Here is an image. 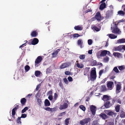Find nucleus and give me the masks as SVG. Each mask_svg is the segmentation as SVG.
<instances>
[{"instance_id": "dca6fc26", "label": "nucleus", "mask_w": 125, "mask_h": 125, "mask_svg": "<svg viewBox=\"0 0 125 125\" xmlns=\"http://www.w3.org/2000/svg\"><path fill=\"white\" fill-rule=\"evenodd\" d=\"M113 12L111 11H108L106 12L105 18L106 19L108 18L109 17L112 15Z\"/></svg>"}, {"instance_id": "69168bd1", "label": "nucleus", "mask_w": 125, "mask_h": 125, "mask_svg": "<svg viewBox=\"0 0 125 125\" xmlns=\"http://www.w3.org/2000/svg\"><path fill=\"white\" fill-rule=\"evenodd\" d=\"M106 78H105L101 82V83H104L105 81H106Z\"/></svg>"}, {"instance_id": "2f4dec72", "label": "nucleus", "mask_w": 125, "mask_h": 125, "mask_svg": "<svg viewBox=\"0 0 125 125\" xmlns=\"http://www.w3.org/2000/svg\"><path fill=\"white\" fill-rule=\"evenodd\" d=\"M38 35V33L36 31H32L31 34V35L33 37H36Z\"/></svg>"}, {"instance_id": "0eeeda50", "label": "nucleus", "mask_w": 125, "mask_h": 125, "mask_svg": "<svg viewBox=\"0 0 125 125\" xmlns=\"http://www.w3.org/2000/svg\"><path fill=\"white\" fill-rule=\"evenodd\" d=\"M104 112L107 115L112 116H113V115H116L117 114L116 113H114L111 110H106Z\"/></svg>"}, {"instance_id": "2eb2a0df", "label": "nucleus", "mask_w": 125, "mask_h": 125, "mask_svg": "<svg viewBox=\"0 0 125 125\" xmlns=\"http://www.w3.org/2000/svg\"><path fill=\"white\" fill-rule=\"evenodd\" d=\"M99 116L101 117L102 119L105 120L108 118V117L104 113H102L99 115Z\"/></svg>"}, {"instance_id": "de8ad7c7", "label": "nucleus", "mask_w": 125, "mask_h": 125, "mask_svg": "<svg viewBox=\"0 0 125 125\" xmlns=\"http://www.w3.org/2000/svg\"><path fill=\"white\" fill-rule=\"evenodd\" d=\"M28 108H29L27 107H25L23 110H22L21 113H24L28 109Z\"/></svg>"}, {"instance_id": "13d9d810", "label": "nucleus", "mask_w": 125, "mask_h": 125, "mask_svg": "<svg viewBox=\"0 0 125 125\" xmlns=\"http://www.w3.org/2000/svg\"><path fill=\"white\" fill-rule=\"evenodd\" d=\"M120 116L122 117H124L125 116V113L124 112H122L120 113Z\"/></svg>"}, {"instance_id": "37998d69", "label": "nucleus", "mask_w": 125, "mask_h": 125, "mask_svg": "<svg viewBox=\"0 0 125 125\" xmlns=\"http://www.w3.org/2000/svg\"><path fill=\"white\" fill-rule=\"evenodd\" d=\"M30 69V67L28 65H26L25 67V69L26 72L29 71Z\"/></svg>"}, {"instance_id": "49530a36", "label": "nucleus", "mask_w": 125, "mask_h": 125, "mask_svg": "<svg viewBox=\"0 0 125 125\" xmlns=\"http://www.w3.org/2000/svg\"><path fill=\"white\" fill-rule=\"evenodd\" d=\"M58 96L57 94V93H55L54 95V98L53 99V100L54 101H55L56 100Z\"/></svg>"}, {"instance_id": "9d476101", "label": "nucleus", "mask_w": 125, "mask_h": 125, "mask_svg": "<svg viewBox=\"0 0 125 125\" xmlns=\"http://www.w3.org/2000/svg\"><path fill=\"white\" fill-rule=\"evenodd\" d=\"M116 93L117 94L120 92L121 90V86L120 84H117L116 85Z\"/></svg>"}, {"instance_id": "412c9836", "label": "nucleus", "mask_w": 125, "mask_h": 125, "mask_svg": "<svg viewBox=\"0 0 125 125\" xmlns=\"http://www.w3.org/2000/svg\"><path fill=\"white\" fill-rule=\"evenodd\" d=\"M37 102L38 105L41 106L42 103L41 99L37 98Z\"/></svg>"}, {"instance_id": "a19ab883", "label": "nucleus", "mask_w": 125, "mask_h": 125, "mask_svg": "<svg viewBox=\"0 0 125 125\" xmlns=\"http://www.w3.org/2000/svg\"><path fill=\"white\" fill-rule=\"evenodd\" d=\"M70 119V118H66L65 120V125H68L69 123V120Z\"/></svg>"}, {"instance_id": "338daca9", "label": "nucleus", "mask_w": 125, "mask_h": 125, "mask_svg": "<svg viewBox=\"0 0 125 125\" xmlns=\"http://www.w3.org/2000/svg\"><path fill=\"white\" fill-rule=\"evenodd\" d=\"M41 84H39L38 85L36 86V90L37 91H38L39 89L40 86H41Z\"/></svg>"}, {"instance_id": "c756f323", "label": "nucleus", "mask_w": 125, "mask_h": 125, "mask_svg": "<svg viewBox=\"0 0 125 125\" xmlns=\"http://www.w3.org/2000/svg\"><path fill=\"white\" fill-rule=\"evenodd\" d=\"M117 42L118 43H125V39H120L118 40Z\"/></svg>"}, {"instance_id": "e433bc0d", "label": "nucleus", "mask_w": 125, "mask_h": 125, "mask_svg": "<svg viewBox=\"0 0 125 125\" xmlns=\"http://www.w3.org/2000/svg\"><path fill=\"white\" fill-rule=\"evenodd\" d=\"M41 73L40 71H35V76L36 77H38L40 75Z\"/></svg>"}, {"instance_id": "39448f33", "label": "nucleus", "mask_w": 125, "mask_h": 125, "mask_svg": "<svg viewBox=\"0 0 125 125\" xmlns=\"http://www.w3.org/2000/svg\"><path fill=\"white\" fill-rule=\"evenodd\" d=\"M107 86L108 90H112L114 86V82L112 81H109L107 82Z\"/></svg>"}, {"instance_id": "f03ea898", "label": "nucleus", "mask_w": 125, "mask_h": 125, "mask_svg": "<svg viewBox=\"0 0 125 125\" xmlns=\"http://www.w3.org/2000/svg\"><path fill=\"white\" fill-rule=\"evenodd\" d=\"M90 76V79L91 81H94L96 80L97 76L95 69H93L91 71Z\"/></svg>"}, {"instance_id": "f8f14e48", "label": "nucleus", "mask_w": 125, "mask_h": 125, "mask_svg": "<svg viewBox=\"0 0 125 125\" xmlns=\"http://www.w3.org/2000/svg\"><path fill=\"white\" fill-rule=\"evenodd\" d=\"M68 106V104L66 103H64L63 105H60L59 109L60 110L64 109L67 108Z\"/></svg>"}, {"instance_id": "6e6552de", "label": "nucleus", "mask_w": 125, "mask_h": 125, "mask_svg": "<svg viewBox=\"0 0 125 125\" xmlns=\"http://www.w3.org/2000/svg\"><path fill=\"white\" fill-rule=\"evenodd\" d=\"M102 99L104 102L109 101L112 99L110 96H108L107 95H104L102 98Z\"/></svg>"}, {"instance_id": "4d7b16f0", "label": "nucleus", "mask_w": 125, "mask_h": 125, "mask_svg": "<svg viewBox=\"0 0 125 125\" xmlns=\"http://www.w3.org/2000/svg\"><path fill=\"white\" fill-rule=\"evenodd\" d=\"M27 115L26 114H22L21 115V116L20 117L21 118H25L27 117Z\"/></svg>"}, {"instance_id": "20e7f679", "label": "nucleus", "mask_w": 125, "mask_h": 125, "mask_svg": "<svg viewBox=\"0 0 125 125\" xmlns=\"http://www.w3.org/2000/svg\"><path fill=\"white\" fill-rule=\"evenodd\" d=\"M15 107L14 108H13L12 111V117L14 119L16 118V117L15 115L16 114V111L19 109V105L17 104L16 105H15Z\"/></svg>"}, {"instance_id": "0e129e2a", "label": "nucleus", "mask_w": 125, "mask_h": 125, "mask_svg": "<svg viewBox=\"0 0 125 125\" xmlns=\"http://www.w3.org/2000/svg\"><path fill=\"white\" fill-rule=\"evenodd\" d=\"M63 80L64 82L66 84H68V81L66 78H64L63 79Z\"/></svg>"}, {"instance_id": "58836bf2", "label": "nucleus", "mask_w": 125, "mask_h": 125, "mask_svg": "<svg viewBox=\"0 0 125 125\" xmlns=\"http://www.w3.org/2000/svg\"><path fill=\"white\" fill-rule=\"evenodd\" d=\"M109 58L107 56H106L104 57V58L103 59V61L105 62H107L109 61Z\"/></svg>"}, {"instance_id": "052dcab7", "label": "nucleus", "mask_w": 125, "mask_h": 125, "mask_svg": "<svg viewBox=\"0 0 125 125\" xmlns=\"http://www.w3.org/2000/svg\"><path fill=\"white\" fill-rule=\"evenodd\" d=\"M68 79L69 82H71L73 81V79L72 77L70 76H69L68 77Z\"/></svg>"}, {"instance_id": "6e6d98bb", "label": "nucleus", "mask_w": 125, "mask_h": 125, "mask_svg": "<svg viewBox=\"0 0 125 125\" xmlns=\"http://www.w3.org/2000/svg\"><path fill=\"white\" fill-rule=\"evenodd\" d=\"M88 42L89 45H91L92 44L93 42L91 39H89L88 40Z\"/></svg>"}, {"instance_id": "f257e3e1", "label": "nucleus", "mask_w": 125, "mask_h": 125, "mask_svg": "<svg viewBox=\"0 0 125 125\" xmlns=\"http://www.w3.org/2000/svg\"><path fill=\"white\" fill-rule=\"evenodd\" d=\"M117 22H113V26L111 25L112 26L111 27V29L112 30V32L113 33H119V32H121L120 31L119 29L117 27V24L116 23Z\"/></svg>"}, {"instance_id": "4c0bfd02", "label": "nucleus", "mask_w": 125, "mask_h": 125, "mask_svg": "<svg viewBox=\"0 0 125 125\" xmlns=\"http://www.w3.org/2000/svg\"><path fill=\"white\" fill-rule=\"evenodd\" d=\"M76 66L77 67L80 68H82L84 67V65L82 64H80L79 63H77L76 64Z\"/></svg>"}, {"instance_id": "680f3d73", "label": "nucleus", "mask_w": 125, "mask_h": 125, "mask_svg": "<svg viewBox=\"0 0 125 125\" xmlns=\"http://www.w3.org/2000/svg\"><path fill=\"white\" fill-rule=\"evenodd\" d=\"M65 74L66 75H69L71 74V73L69 71H67L65 72Z\"/></svg>"}, {"instance_id": "f3484780", "label": "nucleus", "mask_w": 125, "mask_h": 125, "mask_svg": "<svg viewBox=\"0 0 125 125\" xmlns=\"http://www.w3.org/2000/svg\"><path fill=\"white\" fill-rule=\"evenodd\" d=\"M122 50V45H119L117 47H114L113 49V50L115 51H121Z\"/></svg>"}, {"instance_id": "6ab92c4d", "label": "nucleus", "mask_w": 125, "mask_h": 125, "mask_svg": "<svg viewBox=\"0 0 125 125\" xmlns=\"http://www.w3.org/2000/svg\"><path fill=\"white\" fill-rule=\"evenodd\" d=\"M44 109L46 110L51 112L55 111L56 110V108H51L49 107H48L45 108Z\"/></svg>"}, {"instance_id": "cd10ccee", "label": "nucleus", "mask_w": 125, "mask_h": 125, "mask_svg": "<svg viewBox=\"0 0 125 125\" xmlns=\"http://www.w3.org/2000/svg\"><path fill=\"white\" fill-rule=\"evenodd\" d=\"M113 71H115V73H119V71L117 67L116 66L114 68L113 71L110 73L111 74H112L113 73Z\"/></svg>"}, {"instance_id": "473e14b6", "label": "nucleus", "mask_w": 125, "mask_h": 125, "mask_svg": "<svg viewBox=\"0 0 125 125\" xmlns=\"http://www.w3.org/2000/svg\"><path fill=\"white\" fill-rule=\"evenodd\" d=\"M120 105L118 104L115 107V110L117 112H119Z\"/></svg>"}, {"instance_id": "4be33fe9", "label": "nucleus", "mask_w": 125, "mask_h": 125, "mask_svg": "<svg viewBox=\"0 0 125 125\" xmlns=\"http://www.w3.org/2000/svg\"><path fill=\"white\" fill-rule=\"evenodd\" d=\"M83 42H82V40L81 39H80L78 41V45L80 46L81 48H82L83 47Z\"/></svg>"}, {"instance_id": "e2e57ef3", "label": "nucleus", "mask_w": 125, "mask_h": 125, "mask_svg": "<svg viewBox=\"0 0 125 125\" xmlns=\"http://www.w3.org/2000/svg\"><path fill=\"white\" fill-rule=\"evenodd\" d=\"M48 98L50 100L52 101L53 99V96L52 95H50L49 96Z\"/></svg>"}, {"instance_id": "7ed1b4c3", "label": "nucleus", "mask_w": 125, "mask_h": 125, "mask_svg": "<svg viewBox=\"0 0 125 125\" xmlns=\"http://www.w3.org/2000/svg\"><path fill=\"white\" fill-rule=\"evenodd\" d=\"M115 102V99H113L111 103L109 101H107L104 102V105L106 108H108L112 106Z\"/></svg>"}, {"instance_id": "a18cd8bd", "label": "nucleus", "mask_w": 125, "mask_h": 125, "mask_svg": "<svg viewBox=\"0 0 125 125\" xmlns=\"http://www.w3.org/2000/svg\"><path fill=\"white\" fill-rule=\"evenodd\" d=\"M85 57V55L84 54H82L80 55L79 57L80 59L81 60L84 59Z\"/></svg>"}, {"instance_id": "4468645a", "label": "nucleus", "mask_w": 125, "mask_h": 125, "mask_svg": "<svg viewBox=\"0 0 125 125\" xmlns=\"http://www.w3.org/2000/svg\"><path fill=\"white\" fill-rule=\"evenodd\" d=\"M32 45H35L37 44L39 42L38 39L37 38H34L31 39Z\"/></svg>"}, {"instance_id": "423d86ee", "label": "nucleus", "mask_w": 125, "mask_h": 125, "mask_svg": "<svg viewBox=\"0 0 125 125\" xmlns=\"http://www.w3.org/2000/svg\"><path fill=\"white\" fill-rule=\"evenodd\" d=\"M42 59L41 56H38L36 59L35 61V66L36 67H37L39 65L38 64L42 60Z\"/></svg>"}, {"instance_id": "72a5a7b5", "label": "nucleus", "mask_w": 125, "mask_h": 125, "mask_svg": "<svg viewBox=\"0 0 125 125\" xmlns=\"http://www.w3.org/2000/svg\"><path fill=\"white\" fill-rule=\"evenodd\" d=\"M90 118H86L83 119L85 124L88 123L90 121Z\"/></svg>"}, {"instance_id": "9b49d317", "label": "nucleus", "mask_w": 125, "mask_h": 125, "mask_svg": "<svg viewBox=\"0 0 125 125\" xmlns=\"http://www.w3.org/2000/svg\"><path fill=\"white\" fill-rule=\"evenodd\" d=\"M70 64V63L66 62L62 64L60 66V68L61 69H62L68 66Z\"/></svg>"}, {"instance_id": "c03bdc74", "label": "nucleus", "mask_w": 125, "mask_h": 125, "mask_svg": "<svg viewBox=\"0 0 125 125\" xmlns=\"http://www.w3.org/2000/svg\"><path fill=\"white\" fill-rule=\"evenodd\" d=\"M21 118L20 117H19L16 120L18 124H21Z\"/></svg>"}, {"instance_id": "603ef678", "label": "nucleus", "mask_w": 125, "mask_h": 125, "mask_svg": "<svg viewBox=\"0 0 125 125\" xmlns=\"http://www.w3.org/2000/svg\"><path fill=\"white\" fill-rule=\"evenodd\" d=\"M92 125H99L97 121H94L93 122Z\"/></svg>"}, {"instance_id": "774afa93", "label": "nucleus", "mask_w": 125, "mask_h": 125, "mask_svg": "<svg viewBox=\"0 0 125 125\" xmlns=\"http://www.w3.org/2000/svg\"><path fill=\"white\" fill-rule=\"evenodd\" d=\"M65 112H63L60 113L59 115V116H62L63 115H65Z\"/></svg>"}, {"instance_id": "c9c22d12", "label": "nucleus", "mask_w": 125, "mask_h": 125, "mask_svg": "<svg viewBox=\"0 0 125 125\" xmlns=\"http://www.w3.org/2000/svg\"><path fill=\"white\" fill-rule=\"evenodd\" d=\"M109 38L111 39H115L117 37V36H116L114 34H109Z\"/></svg>"}, {"instance_id": "8fccbe9b", "label": "nucleus", "mask_w": 125, "mask_h": 125, "mask_svg": "<svg viewBox=\"0 0 125 125\" xmlns=\"http://www.w3.org/2000/svg\"><path fill=\"white\" fill-rule=\"evenodd\" d=\"M59 86L61 88L63 89L64 88V87L63 84L62 83V82L61 80L60 82L59 83Z\"/></svg>"}, {"instance_id": "5701e85b", "label": "nucleus", "mask_w": 125, "mask_h": 125, "mask_svg": "<svg viewBox=\"0 0 125 125\" xmlns=\"http://www.w3.org/2000/svg\"><path fill=\"white\" fill-rule=\"evenodd\" d=\"M21 103L23 105H24L26 102V99L24 98H21Z\"/></svg>"}, {"instance_id": "f704fd0d", "label": "nucleus", "mask_w": 125, "mask_h": 125, "mask_svg": "<svg viewBox=\"0 0 125 125\" xmlns=\"http://www.w3.org/2000/svg\"><path fill=\"white\" fill-rule=\"evenodd\" d=\"M92 29L94 30L95 31H98L100 30V29L99 28L96 26H93L92 27Z\"/></svg>"}, {"instance_id": "3c124183", "label": "nucleus", "mask_w": 125, "mask_h": 125, "mask_svg": "<svg viewBox=\"0 0 125 125\" xmlns=\"http://www.w3.org/2000/svg\"><path fill=\"white\" fill-rule=\"evenodd\" d=\"M80 108L83 111L85 110V107L83 105H81L79 106Z\"/></svg>"}, {"instance_id": "bb28decb", "label": "nucleus", "mask_w": 125, "mask_h": 125, "mask_svg": "<svg viewBox=\"0 0 125 125\" xmlns=\"http://www.w3.org/2000/svg\"><path fill=\"white\" fill-rule=\"evenodd\" d=\"M113 55L115 57H120L121 56V54L117 52H114L113 54Z\"/></svg>"}, {"instance_id": "864d4df0", "label": "nucleus", "mask_w": 125, "mask_h": 125, "mask_svg": "<svg viewBox=\"0 0 125 125\" xmlns=\"http://www.w3.org/2000/svg\"><path fill=\"white\" fill-rule=\"evenodd\" d=\"M80 36V35L78 34L75 33L73 35V37L75 38L76 37H78Z\"/></svg>"}, {"instance_id": "5fc2aeb1", "label": "nucleus", "mask_w": 125, "mask_h": 125, "mask_svg": "<svg viewBox=\"0 0 125 125\" xmlns=\"http://www.w3.org/2000/svg\"><path fill=\"white\" fill-rule=\"evenodd\" d=\"M25 42L22 44L21 45L20 47V48L21 47H23L24 46H25L26 45V43L27 42V41H25Z\"/></svg>"}, {"instance_id": "c85d7f7f", "label": "nucleus", "mask_w": 125, "mask_h": 125, "mask_svg": "<svg viewBox=\"0 0 125 125\" xmlns=\"http://www.w3.org/2000/svg\"><path fill=\"white\" fill-rule=\"evenodd\" d=\"M44 104L45 106H49L50 105V103L49 101L47 99H46L45 100Z\"/></svg>"}, {"instance_id": "09e8293b", "label": "nucleus", "mask_w": 125, "mask_h": 125, "mask_svg": "<svg viewBox=\"0 0 125 125\" xmlns=\"http://www.w3.org/2000/svg\"><path fill=\"white\" fill-rule=\"evenodd\" d=\"M125 21V19H122L121 20H120L118 21V22L117 21H116L115 22H117L116 23L117 24V25L120 22H123Z\"/></svg>"}, {"instance_id": "a878e982", "label": "nucleus", "mask_w": 125, "mask_h": 125, "mask_svg": "<svg viewBox=\"0 0 125 125\" xmlns=\"http://www.w3.org/2000/svg\"><path fill=\"white\" fill-rule=\"evenodd\" d=\"M101 89L102 91L105 92L107 91V89L105 85H103L101 86Z\"/></svg>"}, {"instance_id": "ea45409f", "label": "nucleus", "mask_w": 125, "mask_h": 125, "mask_svg": "<svg viewBox=\"0 0 125 125\" xmlns=\"http://www.w3.org/2000/svg\"><path fill=\"white\" fill-rule=\"evenodd\" d=\"M96 56L98 58H100V57H102L100 51H99L96 53Z\"/></svg>"}, {"instance_id": "bf43d9fd", "label": "nucleus", "mask_w": 125, "mask_h": 125, "mask_svg": "<svg viewBox=\"0 0 125 125\" xmlns=\"http://www.w3.org/2000/svg\"><path fill=\"white\" fill-rule=\"evenodd\" d=\"M80 125H85V123H84L83 119L80 121Z\"/></svg>"}, {"instance_id": "79ce46f5", "label": "nucleus", "mask_w": 125, "mask_h": 125, "mask_svg": "<svg viewBox=\"0 0 125 125\" xmlns=\"http://www.w3.org/2000/svg\"><path fill=\"white\" fill-rule=\"evenodd\" d=\"M118 13L120 15L123 16L125 14V13L122 10H120L118 11Z\"/></svg>"}, {"instance_id": "a211bd4d", "label": "nucleus", "mask_w": 125, "mask_h": 125, "mask_svg": "<svg viewBox=\"0 0 125 125\" xmlns=\"http://www.w3.org/2000/svg\"><path fill=\"white\" fill-rule=\"evenodd\" d=\"M106 5L105 2H103L100 5L99 9L101 10H102L104 8H106Z\"/></svg>"}, {"instance_id": "1a4fd4ad", "label": "nucleus", "mask_w": 125, "mask_h": 125, "mask_svg": "<svg viewBox=\"0 0 125 125\" xmlns=\"http://www.w3.org/2000/svg\"><path fill=\"white\" fill-rule=\"evenodd\" d=\"M90 108L92 114L94 115L96 111V106L94 105H92L90 106Z\"/></svg>"}, {"instance_id": "aec40b11", "label": "nucleus", "mask_w": 125, "mask_h": 125, "mask_svg": "<svg viewBox=\"0 0 125 125\" xmlns=\"http://www.w3.org/2000/svg\"><path fill=\"white\" fill-rule=\"evenodd\" d=\"M74 28V29L77 31H81L83 30V27L79 25L75 26Z\"/></svg>"}, {"instance_id": "b1692460", "label": "nucleus", "mask_w": 125, "mask_h": 125, "mask_svg": "<svg viewBox=\"0 0 125 125\" xmlns=\"http://www.w3.org/2000/svg\"><path fill=\"white\" fill-rule=\"evenodd\" d=\"M108 51L104 50L101 52V55L102 56H104L108 54Z\"/></svg>"}, {"instance_id": "ddd939ff", "label": "nucleus", "mask_w": 125, "mask_h": 125, "mask_svg": "<svg viewBox=\"0 0 125 125\" xmlns=\"http://www.w3.org/2000/svg\"><path fill=\"white\" fill-rule=\"evenodd\" d=\"M95 18L98 21H100L101 19L100 13L99 12L96 13L95 16Z\"/></svg>"}, {"instance_id": "7c9ffc66", "label": "nucleus", "mask_w": 125, "mask_h": 125, "mask_svg": "<svg viewBox=\"0 0 125 125\" xmlns=\"http://www.w3.org/2000/svg\"><path fill=\"white\" fill-rule=\"evenodd\" d=\"M118 67L119 70L121 71H122L125 69V66L124 65L118 66Z\"/></svg>"}, {"instance_id": "393cba45", "label": "nucleus", "mask_w": 125, "mask_h": 125, "mask_svg": "<svg viewBox=\"0 0 125 125\" xmlns=\"http://www.w3.org/2000/svg\"><path fill=\"white\" fill-rule=\"evenodd\" d=\"M60 49H57L55 52H54L52 53V57H56V55L60 51Z\"/></svg>"}]
</instances>
